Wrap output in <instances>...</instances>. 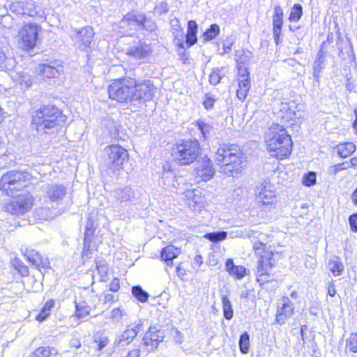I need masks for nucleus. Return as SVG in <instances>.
<instances>
[{
    "instance_id": "50",
    "label": "nucleus",
    "mask_w": 357,
    "mask_h": 357,
    "mask_svg": "<svg viewBox=\"0 0 357 357\" xmlns=\"http://www.w3.org/2000/svg\"><path fill=\"white\" fill-rule=\"evenodd\" d=\"M53 352H56L54 348L50 347H40L35 349L31 354L30 357H49Z\"/></svg>"
},
{
    "instance_id": "62",
    "label": "nucleus",
    "mask_w": 357,
    "mask_h": 357,
    "mask_svg": "<svg viewBox=\"0 0 357 357\" xmlns=\"http://www.w3.org/2000/svg\"><path fill=\"white\" fill-rule=\"evenodd\" d=\"M349 224L350 226L351 230L356 233L357 232V212L352 213L349 216L348 218Z\"/></svg>"
},
{
    "instance_id": "60",
    "label": "nucleus",
    "mask_w": 357,
    "mask_h": 357,
    "mask_svg": "<svg viewBox=\"0 0 357 357\" xmlns=\"http://www.w3.org/2000/svg\"><path fill=\"white\" fill-rule=\"evenodd\" d=\"M215 101L216 99L214 98V96L209 93H206L203 100V106L204 109L207 111L213 109Z\"/></svg>"
},
{
    "instance_id": "11",
    "label": "nucleus",
    "mask_w": 357,
    "mask_h": 357,
    "mask_svg": "<svg viewBox=\"0 0 357 357\" xmlns=\"http://www.w3.org/2000/svg\"><path fill=\"white\" fill-rule=\"evenodd\" d=\"M41 27L36 23L25 24L19 32L21 47L26 50H33L37 43Z\"/></svg>"
},
{
    "instance_id": "45",
    "label": "nucleus",
    "mask_w": 357,
    "mask_h": 357,
    "mask_svg": "<svg viewBox=\"0 0 357 357\" xmlns=\"http://www.w3.org/2000/svg\"><path fill=\"white\" fill-rule=\"evenodd\" d=\"M227 232L225 231H218L213 232H209L204 234V237L213 243H219L224 241L227 237Z\"/></svg>"
},
{
    "instance_id": "34",
    "label": "nucleus",
    "mask_w": 357,
    "mask_h": 357,
    "mask_svg": "<svg viewBox=\"0 0 357 357\" xmlns=\"http://www.w3.org/2000/svg\"><path fill=\"white\" fill-rule=\"evenodd\" d=\"M280 112L281 114V119L283 122H289L291 121H295L298 119L297 112L293 110L289 105L286 102L281 103V107L280 109Z\"/></svg>"
},
{
    "instance_id": "58",
    "label": "nucleus",
    "mask_w": 357,
    "mask_h": 357,
    "mask_svg": "<svg viewBox=\"0 0 357 357\" xmlns=\"http://www.w3.org/2000/svg\"><path fill=\"white\" fill-rule=\"evenodd\" d=\"M170 26L172 29V35L178 36L179 34H183V29L180 24V22L178 18L174 17V19L170 20Z\"/></svg>"
},
{
    "instance_id": "39",
    "label": "nucleus",
    "mask_w": 357,
    "mask_h": 357,
    "mask_svg": "<svg viewBox=\"0 0 357 357\" xmlns=\"http://www.w3.org/2000/svg\"><path fill=\"white\" fill-rule=\"evenodd\" d=\"M221 301L224 318L227 320H231L234 317L231 303L227 295H222Z\"/></svg>"
},
{
    "instance_id": "23",
    "label": "nucleus",
    "mask_w": 357,
    "mask_h": 357,
    "mask_svg": "<svg viewBox=\"0 0 357 357\" xmlns=\"http://www.w3.org/2000/svg\"><path fill=\"white\" fill-rule=\"evenodd\" d=\"M200 133V140L208 142L215 135V128L213 123L208 121L206 119L199 118L192 123Z\"/></svg>"
},
{
    "instance_id": "54",
    "label": "nucleus",
    "mask_w": 357,
    "mask_h": 357,
    "mask_svg": "<svg viewBox=\"0 0 357 357\" xmlns=\"http://www.w3.org/2000/svg\"><path fill=\"white\" fill-rule=\"evenodd\" d=\"M350 167V165L348 161L338 163L328 168L327 173L329 175H336L338 172L347 169Z\"/></svg>"
},
{
    "instance_id": "55",
    "label": "nucleus",
    "mask_w": 357,
    "mask_h": 357,
    "mask_svg": "<svg viewBox=\"0 0 357 357\" xmlns=\"http://www.w3.org/2000/svg\"><path fill=\"white\" fill-rule=\"evenodd\" d=\"M317 183V173L315 172H308L303 176L302 183L305 186L311 187Z\"/></svg>"
},
{
    "instance_id": "46",
    "label": "nucleus",
    "mask_w": 357,
    "mask_h": 357,
    "mask_svg": "<svg viewBox=\"0 0 357 357\" xmlns=\"http://www.w3.org/2000/svg\"><path fill=\"white\" fill-rule=\"evenodd\" d=\"M303 16V6L300 3H295L291 8L288 20L290 22H298Z\"/></svg>"
},
{
    "instance_id": "40",
    "label": "nucleus",
    "mask_w": 357,
    "mask_h": 357,
    "mask_svg": "<svg viewBox=\"0 0 357 357\" xmlns=\"http://www.w3.org/2000/svg\"><path fill=\"white\" fill-rule=\"evenodd\" d=\"M54 304L55 302L53 299L48 300L37 315L36 319L40 322L45 321L50 315L51 310L54 307Z\"/></svg>"
},
{
    "instance_id": "10",
    "label": "nucleus",
    "mask_w": 357,
    "mask_h": 357,
    "mask_svg": "<svg viewBox=\"0 0 357 357\" xmlns=\"http://www.w3.org/2000/svg\"><path fill=\"white\" fill-rule=\"evenodd\" d=\"M95 32L90 26L82 27L80 29H75L70 33V38L75 45L82 52L91 51V44L93 40Z\"/></svg>"
},
{
    "instance_id": "22",
    "label": "nucleus",
    "mask_w": 357,
    "mask_h": 357,
    "mask_svg": "<svg viewBox=\"0 0 357 357\" xmlns=\"http://www.w3.org/2000/svg\"><path fill=\"white\" fill-rule=\"evenodd\" d=\"M284 12L280 5L274 6L273 15V35L276 45L282 43L281 35L283 26Z\"/></svg>"
},
{
    "instance_id": "28",
    "label": "nucleus",
    "mask_w": 357,
    "mask_h": 357,
    "mask_svg": "<svg viewBox=\"0 0 357 357\" xmlns=\"http://www.w3.org/2000/svg\"><path fill=\"white\" fill-rule=\"evenodd\" d=\"M257 199L262 204L264 210L268 208V206L275 205L277 199L275 192L271 190L267 189L266 187L261 188V190L257 192Z\"/></svg>"
},
{
    "instance_id": "6",
    "label": "nucleus",
    "mask_w": 357,
    "mask_h": 357,
    "mask_svg": "<svg viewBox=\"0 0 357 357\" xmlns=\"http://www.w3.org/2000/svg\"><path fill=\"white\" fill-rule=\"evenodd\" d=\"M135 78L123 77L116 79L107 88L109 98L119 103L134 105V91Z\"/></svg>"
},
{
    "instance_id": "29",
    "label": "nucleus",
    "mask_w": 357,
    "mask_h": 357,
    "mask_svg": "<svg viewBox=\"0 0 357 357\" xmlns=\"http://www.w3.org/2000/svg\"><path fill=\"white\" fill-rule=\"evenodd\" d=\"M198 24L194 20L188 21L187 32L185 35V45L190 48L197 43Z\"/></svg>"
},
{
    "instance_id": "27",
    "label": "nucleus",
    "mask_w": 357,
    "mask_h": 357,
    "mask_svg": "<svg viewBox=\"0 0 357 357\" xmlns=\"http://www.w3.org/2000/svg\"><path fill=\"white\" fill-rule=\"evenodd\" d=\"M134 196L135 192L130 186L119 187L112 192V197L118 204L131 201Z\"/></svg>"
},
{
    "instance_id": "21",
    "label": "nucleus",
    "mask_w": 357,
    "mask_h": 357,
    "mask_svg": "<svg viewBox=\"0 0 357 357\" xmlns=\"http://www.w3.org/2000/svg\"><path fill=\"white\" fill-rule=\"evenodd\" d=\"M275 145L274 148L267 146V151L271 156L282 160L291 154L293 146L291 137H286L284 141L276 143Z\"/></svg>"
},
{
    "instance_id": "64",
    "label": "nucleus",
    "mask_w": 357,
    "mask_h": 357,
    "mask_svg": "<svg viewBox=\"0 0 357 357\" xmlns=\"http://www.w3.org/2000/svg\"><path fill=\"white\" fill-rule=\"evenodd\" d=\"M173 37H174L173 42H174V44L176 46V47L185 46V40H183L184 33L179 34L178 36L175 35V36H173Z\"/></svg>"
},
{
    "instance_id": "53",
    "label": "nucleus",
    "mask_w": 357,
    "mask_h": 357,
    "mask_svg": "<svg viewBox=\"0 0 357 357\" xmlns=\"http://www.w3.org/2000/svg\"><path fill=\"white\" fill-rule=\"evenodd\" d=\"M204 199L202 197L198 196L197 194L193 192L191 201L189 203V206L195 211H201V209L204 206Z\"/></svg>"
},
{
    "instance_id": "25",
    "label": "nucleus",
    "mask_w": 357,
    "mask_h": 357,
    "mask_svg": "<svg viewBox=\"0 0 357 357\" xmlns=\"http://www.w3.org/2000/svg\"><path fill=\"white\" fill-rule=\"evenodd\" d=\"M225 271L235 280H241L250 274V270L243 265H236L231 258L227 259L225 261Z\"/></svg>"
},
{
    "instance_id": "9",
    "label": "nucleus",
    "mask_w": 357,
    "mask_h": 357,
    "mask_svg": "<svg viewBox=\"0 0 357 357\" xmlns=\"http://www.w3.org/2000/svg\"><path fill=\"white\" fill-rule=\"evenodd\" d=\"M156 88L151 79H136L134 91V105L144 104L151 100Z\"/></svg>"
},
{
    "instance_id": "38",
    "label": "nucleus",
    "mask_w": 357,
    "mask_h": 357,
    "mask_svg": "<svg viewBox=\"0 0 357 357\" xmlns=\"http://www.w3.org/2000/svg\"><path fill=\"white\" fill-rule=\"evenodd\" d=\"M226 75L225 67L213 68L209 75L208 82L213 86H216L221 82L222 78Z\"/></svg>"
},
{
    "instance_id": "12",
    "label": "nucleus",
    "mask_w": 357,
    "mask_h": 357,
    "mask_svg": "<svg viewBox=\"0 0 357 357\" xmlns=\"http://www.w3.org/2000/svg\"><path fill=\"white\" fill-rule=\"evenodd\" d=\"M143 321L139 320L137 324L128 325L126 329L121 334L116 335L114 342L115 347H125L131 343L138 333L142 331Z\"/></svg>"
},
{
    "instance_id": "24",
    "label": "nucleus",
    "mask_w": 357,
    "mask_h": 357,
    "mask_svg": "<svg viewBox=\"0 0 357 357\" xmlns=\"http://www.w3.org/2000/svg\"><path fill=\"white\" fill-rule=\"evenodd\" d=\"M327 51L325 50V43L320 45L319 50L316 54L315 60L312 64L313 78L317 82H319L320 74L325 68L326 57Z\"/></svg>"
},
{
    "instance_id": "4",
    "label": "nucleus",
    "mask_w": 357,
    "mask_h": 357,
    "mask_svg": "<svg viewBox=\"0 0 357 357\" xmlns=\"http://www.w3.org/2000/svg\"><path fill=\"white\" fill-rule=\"evenodd\" d=\"M117 26L120 33L128 36L139 30L153 33L158 29L154 20L138 10H132L127 13L119 22Z\"/></svg>"
},
{
    "instance_id": "5",
    "label": "nucleus",
    "mask_w": 357,
    "mask_h": 357,
    "mask_svg": "<svg viewBox=\"0 0 357 357\" xmlns=\"http://www.w3.org/2000/svg\"><path fill=\"white\" fill-rule=\"evenodd\" d=\"M201 155V146L196 138L179 139L172 149L174 160L181 165H189Z\"/></svg>"
},
{
    "instance_id": "8",
    "label": "nucleus",
    "mask_w": 357,
    "mask_h": 357,
    "mask_svg": "<svg viewBox=\"0 0 357 357\" xmlns=\"http://www.w3.org/2000/svg\"><path fill=\"white\" fill-rule=\"evenodd\" d=\"M10 13L18 17H36L43 20V13L33 0H22L8 3L5 6Z\"/></svg>"
},
{
    "instance_id": "61",
    "label": "nucleus",
    "mask_w": 357,
    "mask_h": 357,
    "mask_svg": "<svg viewBox=\"0 0 357 357\" xmlns=\"http://www.w3.org/2000/svg\"><path fill=\"white\" fill-rule=\"evenodd\" d=\"M93 240L84 239L83 241V248L82 252V258H90L91 255V245Z\"/></svg>"
},
{
    "instance_id": "63",
    "label": "nucleus",
    "mask_w": 357,
    "mask_h": 357,
    "mask_svg": "<svg viewBox=\"0 0 357 357\" xmlns=\"http://www.w3.org/2000/svg\"><path fill=\"white\" fill-rule=\"evenodd\" d=\"M250 88V80L249 77L244 78L238 80V89L243 91H249Z\"/></svg>"
},
{
    "instance_id": "20",
    "label": "nucleus",
    "mask_w": 357,
    "mask_h": 357,
    "mask_svg": "<svg viewBox=\"0 0 357 357\" xmlns=\"http://www.w3.org/2000/svg\"><path fill=\"white\" fill-rule=\"evenodd\" d=\"M195 171L197 177L199 178L202 181L211 180L215 173L213 163L207 155L204 156L197 161Z\"/></svg>"
},
{
    "instance_id": "30",
    "label": "nucleus",
    "mask_w": 357,
    "mask_h": 357,
    "mask_svg": "<svg viewBox=\"0 0 357 357\" xmlns=\"http://www.w3.org/2000/svg\"><path fill=\"white\" fill-rule=\"evenodd\" d=\"M180 250L172 245H169L161 250L160 258L165 261L167 266L173 265L174 259L180 253Z\"/></svg>"
},
{
    "instance_id": "13",
    "label": "nucleus",
    "mask_w": 357,
    "mask_h": 357,
    "mask_svg": "<svg viewBox=\"0 0 357 357\" xmlns=\"http://www.w3.org/2000/svg\"><path fill=\"white\" fill-rule=\"evenodd\" d=\"M165 336V331L161 326H151L142 338V343L147 347L148 351H153L164 340Z\"/></svg>"
},
{
    "instance_id": "33",
    "label": "nucleus",
    "mask_w": 357,
    "mask_h": 357,
    "mask_svg": "<svg viewBox=\"0 0 357 357\" xmlns=\"http://www.w3.org/2000/svg\"><path fill=\"white\" fill-rule=\"evenodd\" d=\"M253 248L258 259H265V257H269L268 260H273V252L268 249L266 244L259 241L254 243Z\"/></svg>"
},
{
    "instance_id": "17",
    "label": "nucleus",
    "mask_w": 357,
    "mask_h": 357,
    "mask_svg": "<svg viewBox=\"0 0 357 357\" xmlns=\"http://www.w3.org/2000/svg\"><path fill=\"white\" fill-rule=\"evenodd\" d=\"M294 313V304L287 296H283L281 303H278L275 321L280 325L285 324Z\"/></svg>"
},
{
    "instance_id": "3",
    "label": "nucleus",
    "mask_w": 357,
    "mask_h": 357,
    "mask_svg": "<svg viewBox=\"0 0 357 357\" xmlns=\"http://www.w3.org/2000/svg\"><path fill=\"white\" fill-rule=\"evenodd\" d=\"M66 116L54 105H43L32 114L31 123L38 133L50 134L66 124Z\"/></svg>"
},
{
    "instance_id": "14",
    "label": "nucleus",
    "mask_w": 357,
    "mask_h": 357,
    "mask_svg": "<svg viewBox=\"0 0 357 357\" xmlns=\"http://www.w3.org/2000/svg\"><path fill=\"white\" fill-rule=\"evenodd\" d=\"M264 259H258L256 269L257 282L261 287L274 279V275L271 273L274 266L273 260H268L269 257Z\"/></svg>"
},
{
    "instance_id": "35",
    "label": "nucleus",
    "mask_w": 357,
    "mask_h": 357,
    "mask_svg": "<svg viewBox=\"0 0 357 357\" xmlns=\"http://www.w3.org/2000/svg\"><path fill=\"white\" fill-rule=\"evenodd\" d=\"M337 155L342 158L350 156L355 151L356 146L352 142L340 143L335 146Z\"/></svg>"
},
{
    "instance_id": "36",
    "label": "nucleus",
    "mask_w": 357,
    "mask_h": 357,
    "mask_svg": "<svg viewBox=\"0 0 357 357\" xmlns=\"http://www.w3.org/2000/svg\"><path fill=\"white\" fill-rule=\"evenodd\" d=\"M328 268L335 277L341 275L344 270V264L339 257L330 259L328 262Z\"/></svg>"
},
{
    "instance_id": "57",
    "label": "nucleus",
    "mask_w": 357,
    "mask_h": 357,
    "mask_svg": "<svg viewBox=\"0 0 357 357\" xmlns=\"http://www.w3.org/2000/svg\"><path fill=\"white\" fill-rule=\"evenodd\" d=\"M155 13L158 16L167 14L169 10V5L166 1H161L157 3L154 8Z\"/></svg>"
},
{
    "instance_id": "16",
    "label": "nucleus",
    "mask_w": 357,
    "mask_h": 357,
    "mask_svg": "<svg viewBox=\"0 0 357 357\" xmlns=\"http://www.w3.org/2000/svg\"><path fill=\"white\" fill-rule=\"evenodd\" d=\"M21 250L28 261L42 274L50 268L48 258L41 255L37 250L28 248H22Z\"/></svg>"
},
{
    "instance_id": "49",
    "label": "nucleus",
    "mask_w": 357,
    "mask_h": 357,
    "mask_svg": "<svg viewBox=\"0 0 357 357\" xmlns=\"http://www.w3.org/2000/svg\"><path fill=\"white\" fill-rule=\"evenodd\" d=\"M11 262L14 269L17 271L22 277L29 275V271L28 267L20 259L15 257Z\"/></svg>"
},
{
    "instance_id": "15",
    "label": "nucleus",
    "mask_w": 357,
    "mask_h": 357,
    "mask_svg": "<svg viewBox=\"0 0 357 357\" xmlns=\"http://www.w3.org/2000/svg\"><path fill=\"white\" fill-rule=\"evenodd\" d=\"M152 52L151 44L146 43L143 40L134 42L126 49V55L137 60L146 59L152 54Z\"/></svg>"
},
{
    "instance_id": "52",
    "label": "nucleus",
    "mask_w": 357,
    "mask_h": 357,
    "mask_svg": "<svg viewBox=\"0 0 357 357\" xmlns=\"http://www.w3.org/2000/svg\"><path fill=\"white\" fill-rule=\"evenodd\" d=\"M15 79L21 85H24L26 88H29L33 84V79L31 75L25 72L17 73V76Z\"/></svg>"
},
{
    "instance_id": "37",
    "label": "nucleus",
    "mask_w": 357,
    "mask_h": 357,
    "mask_svg": "<svg viewBox=\"0 0 357 357\" xmlns=\"http://www.w3.org/2000/svg\"><path fill=\"white\" fill-rule=\"evenodd\" d=\"M96 227L97 223L96 222L94 218L91 215H89L87 217L86 224L85 225L84 239L93 240Z\"/></svg>"
},
{
    "instance_id": "41",
    "label": "nucleus",
    "mask_w": 357,
    "mask_h": 357,
    "mask_svg": "<svg viewBox=\"0 0 357 357\" xmlns=\"http://www.w3.org/2000/svg\"><path fill=\"white\" fill-rule=\"evenodd\" d=\"M15 64V60L11 57H6L5 53L0 49V70H11Z\"/></svg>"
},
{
    "instance_id": "51",
    "label": "nucleus",
    "mask_w": 357,
    "mask_h": 357,
    "mask_svg": "<svg viewBox=\"0 0 357 357\" xmlns=\"http://www.w3.org/2000/svg\"><path fill=\"white\" fill-rule=\"evenodd\" d=\"M95 263L98 274L103 279L107 275L109 269L106 261L100 257L96 258Z\"/></svg>"
},
{
    "instance_id": "18",
    "label": "nucleus",
    "mask_w": 357,
    "mask_h": 357,
    "mask_svg": "<svg viewBox=\"0 0 357 357\" xmlns=\"http://www.w3.org/2000/svg\"><path fill=\"white\" fill-rule=\"evenodd\" d=\"M38 71L44 79L57 78L63 72V66L59 60L50 61L40 64Z\"/></svg>"
},
{
    "instance_id": "56",
    "label": "nucleus",
    "mask_w": 357,
    "mask_h": 357,
    "mask_svg": "<svg viewBox=\"0 0 357 357\" xmlns=\"http://www.w3.org/2000/svg\"><path fill=\"white\" fill-rule=\"evenodd\" d=\"M346 349L352 353H357V333H351L346 340Z\"/></svg>"
},
{
    "instance_id": "47",
    "label": "nucleus",
    "mask_w": 357,
    "mask_h": 357,
    "mask_svg": "<svg viewBox=\"0 0 357 357\" xmlns=\"http://www.w3.org/2000/svg\"><path fill=\"white\" fill-rule=\"evenodd\" d=\"M236 56L238 57L236 60L238 65H248L252 58V53L248 50L243 49L241 51L236 52Z\"/></svg>"
},
{
    "instance_id": "44",
    "label": "nucleus",
    "mask_w": 357,
    "mask_h": 357,
    "mask_svg": "<svg viewBox=\"0 0 357 357\" xmlns=\"http://www.w3.org/2000/svg\"><path fill=\"white\" fill-rule=\"evenodd\" d=\"M238 347L243 354H247L250 349V335L247 331H244L239 337Z\"/></svg>"
},
{
    "instance_id": "19",
    "label": "nucleus",
    "mask_w": 357,
    "mask_h": 357,
    "mask_svg": "<svg viewBox=\"0 0 357 357\" xmlns=\"http://www.w3.org/2000/svg\"><path fill=\"white\" fill-rule=\"evenodd\" d=\"M286 137H291L288 134L284 126L278 123H273L265 135L266 146L274 148L276 146V143L284 141Z\"/></svg>"
},
{
    "instance_id": "1",
    "label": "nucleus",
    "mask_w": 357,
    "mask_h": 357,
    "mask_svg": "<svg viewBox=\"0 0 357 357\" xmlns=\"http://www.w3.org/2000/svg\"><path fill=\"white\" fill-rule=\"evenodd\" d=\"M29 183V174L26 171H9L0 178V189L7 195L16 197L6 206V210L13 215H23L31 209L33 197L28 192L17 194Z\"/></svg>"
},
{
    "instance_id": "43",
    "label": "nucleus",
    "mask_w": 357,
    "mask_h": 357,
    "mask_svg": "<svg viewBox=\"0 0 357 357\" xmlns=\"http://www.w3.org/2000/svg\"><path fill=\"white\" fill-rule=\"evenodd\" d=\"M131 292L132 296L141 303L146 302L149 298V294L144 290L140 285L133 286Z\"/></svg>"
},
{
    "instance_id": "2",
    "label": "nucleus",
    "mask_w": 357,
    "mask_h": 357,
    "mask_svg": "<svg viewBox=\"0 0 357 357\" xmlns=\"http://www.w3.org/2000/svg\"><path fill=\"white\" fill-rule=\"evenodd\" d=\"M215 162L220 166L221 172L228 176H235L246 167L247 160L239 145L230 142L220 144L215 152Z\"/></svg>"
},
{
    "instance_id": "7",
    "label": "nucleus",
    "mask_w": 357,
    "mask_h": 357,
    "mask_svg": "<svg viewBox=\"0 0 357 357\" xmlns=\"http://www.w3.org/2000/svg\"><path fill=\"white\" fill-rule=\"evenodd\" d=\"M103 159L105 166L114 172L123 168L124 162L128 160V152L119 144L109 145L104 149Z\"/></svg>"
},
{
    "instance_id": "26",
    "label": "nucleus",
    "mask_w": 357,
    "mask_h": 357,
    "mask_svg": "<svg viewBox=\"0 0 357 357\" xmlns=\"http://www.w3.org/2000/svg\"><path fill=\"white\" fill-rule=\"evenodd\" d=\"M67 194V188L63 184L54 183L46 187V196L53 202H59Z\"/></svg>"
},
{
    "instance_id": "31",
    "label": "nucleus",
    "mask_w": 357,
    "mask_h": 357,
    "mask_svg": "<svg viewBox=\"0 0 357 357\" xmlns=\"http://www.w3.org/2000/svg\"><path fill=\"white\" fill-rule=\"evenodd\" d=\"M74 305L75 308V317L77 319H83L89 315L91 307L85 301L81 298L79 300L75 298Z\"/></svg>"
},
{
    "instance_id": "59",
    "label": "nucleus",
    "mask_w": 357,
    "mask_h": 357,
    "mask_svg": "<svg viewBox=\"0 0 357 357\" xmlns=\"http://www.w3.org/2000/svg\"><path fill=\"white\" fill-rule=\"evenodd\" d=\"M234 43H235V39L233 37H231V36L227 37L223 41V43H222L223 52H220V54L221 56H223L226 54L229 53L231 50V47H232L233 45L234 44Z\"/></svg>"
},
{
    "instance_id": "48",
    "label": "nucleus",
    "mask_w": 357,
    "mask_h": 357,
    "mask_svg": "<svg viewBox=\"0 0 357 357\" xmlns=\"http://www.w3.org/2000/svg\"><path fill=\"white\" fill-rule=\"evenodd\" d=\"M93 340L97 344V349L101 351L109 343L108 337L103 332H97L93 335Z\"/></svg>"
},
{
    "instance_id": "42",
    "label": "nucleus",
    "mask_w": 357,
    "mask_h": 357,
    "mask_svg": "<svg viewBox=\"0 0 357 357\" xmlns=\"http://www.w3.org/2000/svg\"><path fill=\"white\" fill-rule=\"evenodd\" d=\"M220 33V29L218 24H212L203 33L202 37L204 42L211 41L215 39Z\"/></svg>"
},
{
    "instance_id": "32",
    "label": "nucleus",
    "mask_w": 357,
    "mask_h": 357,
    "mask_svg": "<svg viewBox=\"0 0 357 357\" xmlns=\"http://www.w3.org/2000/svg\"><path fill=\"white\" fill-rule=\"evenodd\" d=\"M253 248L258 259H265V257H269L268 260H273V252L268 249L266 244L259 241L254 243Z\"/></svg>"
}]
</instances>
